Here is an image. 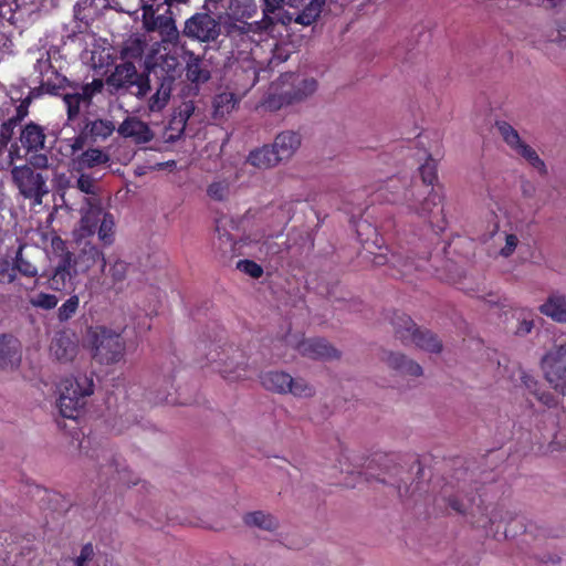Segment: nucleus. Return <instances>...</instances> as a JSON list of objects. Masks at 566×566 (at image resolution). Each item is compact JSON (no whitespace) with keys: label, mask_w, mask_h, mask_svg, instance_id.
Masks as SVG:
<instances>
[{"label":"nucleus","mask_w":566,"mask_h":566,"mask_svg":"<svg viewBox=\"0 0 566 566\" xmlns=\"http://www.w3.org/2000/svg\"><path fill=\"white\" fill-rule=\"evenodd\" d=\"M440 205V196L434 188L413 186L406 190L401 206L408 214L427 221Z\"/></svg>","instance_id":"9d476101"},{"label":"nucleus","mask_w":566,"mask_h":566,"mask_svg":"<svg viewBox=\"0 0 566 566\" xmlns=\"http://www.w3.org/2000/svg\"><path fill=\"white\" fill-rule=\"evenodd\" d=\"M30 167L33 169H48L50 167L49 158L44 154H36L30 157Z\"/></svg>","instance_id":"680f3d73"},{"label":"nucleus","mask_w":566,"mask_h":566,"mask_svg":"<svg viewBox=\"0 0 566 566\" xmlns=\"http://www.w3.org/2000/svg\"><path fill=\"white\" fill-rule=\"evenodd\" d=\"M164 43L176 44L179 40V31L175 18L170 19L161 30L158 31Z\"/></svg>","instance_id":"8fccbe9b"},{"label":"nucleus","mask_w":566,"mask_h":566,"mask_svg":"<svg viewBox=\"0 0 566 566\" xmlns=\"http://www.w3.org/2000/svg\"><path fill=\"white\" fill-rule=\"evenodd\" d=\"M95 553L92 544H86L82 547L80 555L75 558V566H88L93 560Z\"/></svg>","instance_id":"4d7b16f0"},{"label":"nucleus","mask_w":566,"mask_h":566,"mask_svg":"<svg viewBox=\"0 0 566 566\" xmlns=\"http://www.w3.org/2000/svg\"><path fill=\"white\" fill-rule=\"evenodd\" d=\"M90 344L93 357L99 364H116L125 355L126 345L122 333L105 326H96L91 329Z\"/></svg>","instance_id":"39448f33"},{"label":"nucleus","mask_w":566,"mask_h":566,"mask_svg":"<svg viewBox=\"0 0 566 566\" xmlns=\"http://www.w3.org/2000/svg\"><path fill=\"white\" fill-rule=\"evenodd\" d=\"M86 129L94 139L105 140L115 130V125L107 119H95L86 125Z\"/></svg>","instance_id":"ea45409f"},{"label":"nucleus","mask_w":566,"mask_h":566,"mask_svg":"<svg viewBox=\"0 0 566 566\" xmlns=\"http://www.w3.org/2000/svg\"><path fill=\"white\" fill-rule=\"evenodd\" d=\"M59 303L55 295L49 293H39L30 298V304L43 310H52Z\"/></svg>","instance_id":"49530a36"},{"label":"nucleus","mask_w":566,"mask_h":566,"mask_svg":"<svg viewBox=\"0 0 566 566\" xmlns=\"http://www.w3.org/2000/svg\"><path fill=\"white\" fill-rule=\"evenodd\" d=\"M237 268L253 279H259L263 274V269L256 262L251 260H240Z\"/></svg>","instance_id":"3c124183"},{"label":"nucleus","mask_w":566,"mask_h":566,"mask_svg":"<svg viewBox=\"0 0 566 566\" xmlns=\"http://www.w3.org/2000/svg\"><path fill=\"white\" fill-rule=\"evenodd\" d=\"M300 146V136L291 130L280 133L272 144L280 161L290 159Z\"/></svg>","instance_id":"b1692460"},{"label":"nucleus","mask_w":566,"mask_h":566,"mask_svg":"<svg viewBox=\"0 0 566 566\" xmlns=\"http://www.w3.org/2000/svg\"><path fill=\"white\" fill-rule=\"evenodd\" d=\"M172 85L169 84V80H161L159 86L156 92L151 95L148 101V109L151 113H158L163 111L171 96Z\"/></svg>","instance_id":"c9c22d12"},{"label":"nucleus","mask_w":566,"mask_h":566,"mask_svg":"<svg viewBox=\"0 0 566 566\" xmlns=\"http://www.w3.org/2000/svg\"><path fill=\"white\" fill-rule=\"evenodd\" d=\"M516 518V514L504 506L493 505L490 510L491 532L497 533L502 526H507Z\"/></svg>","instance_id":"e433bc0d"},{"label":"nucleus","mask_w":566,"mask_h":566,"mask_svg":"<svg viewBox=\"0 0 566 566\" xmlns=\"http://www.w3.org/2000/svg\"><path fill=\"white\" fill-rule=\"evenodd\" d=\"M472 497L469 496L465 491L461 488H454L453 485H444L437 501H441L450 506L458 514H469V510L472 504Z\"/></svg>","instance_id":"a211bd4d"},{"label":"nucleus","mask_w":566,"mask_h":566,"mask_svg":"<svg viewBox=\"0 0 566 566\" xmlns=\"http://www.w3.org/2000/svg\"><path fill=\"white\" fill-rule=\"evenodd\" d=\"M138 75L136 66L130 62H125L115 67L106 83L115 90L127 88L137 82Z\"/></svg>","instance_id":"4be33fe9"},{"label":"nucleus","mask_w":566,"mask_h":566,"mask_svg":"<svg viewBox=\"0 0 566 566\" xmlns=\"http://www.w3.org/2000/svg\"><path fill=\"white\" fill-rule=\"evenodd\" d=\"M555 42L562 48L566 49V19L560 23L558 28V34Z\"/></svg>","instance_id":"774afa93"},{"label":"nucleus","mask_w":566,"mask_h":566,"mask_svg":"<svg viewBox=\"0 0 566 566\" xmlns=\"http://www.w3.org/2000/svg\"><path fill=\"white\" fill-rule=\"evenodd\" d=\"M248 163L256 168L266 169L281 163L271 146H264L250 153Z\"/></svg>","instance_id":"72a5a7b5"},{"label":"nucleus","mask_w":566,"mask_h":566,"mask_svg":"<svg viewBox=\"0 0 566 566\" xmlns=\"http://www.w3.org/2000/svg\"><path fill=\"white\" fill-rule=\"evenodd\" d=\"M104 83L99 78L93 80L91 83L77 86L73 92L66 93L63 97L67 108L69 119H74L81 112L82 107H88L92 97L99 93Z\"/></svg>","instance_id":"2eb2a0df"},{"label":"nucleus","mask_w":566,"mask_h":566,"mask_svg":"<svg viewBox=\"0 0 566 566\" xmlns=\"http://www.w3.org/2000/svg\"><path fill=\"white\" fill-rule=\"evenodd\" d=\"M11 178L19 193L32 201V205L40 206L43 198L49 193L48 178L41 172H36L29 165L13 166L11 168Z\"/></svg>","instance_id":"1a4fd4ad"},{"label":"nucleus","mask_w":566,"mask_h":566,"mask_svg":"<svg viewBox=\"0 0 566 566\" xmlns=\"http://www.w3.org/2000/svg\"><path fill=\"white\" fill-rule=\"evenodd\" d=\"M51 355L62 363L72 361L77 354V345L67 333H59L50 345Z\"/></svg>","instance_id":"412c9836"},{"label":"nucleus","mask_w":566,"mask_h":566,"mask_svg":"<svg viewBox=\"0 0 566 566\" xmlns=\"http://www.w3.org/2000/svg\"><path fill=\"white\" fill-rule=\"evenodd\" d=\"M143 9V27L147 32L161 30L164 25L174 18L171 9L167 8L164 13L153 11L151 7H142Z\"/></svg>","instance_id":"7c9ffc66"},{"label":"nucleus","mask_w":566,"mask_h":566,"mask_svg":"<svg viewBox=\"0 0 566 566\" xmlns=\"http://www.w3.org/2000/svg\"><path fill=\"white\" fill-rule=\"evenodd\" d=\"M289 57L286 52H283V50L275 45L272 57L268 61V64L270 66H275L284 61H286Z\"/></svg>","instance_id":"338daca9"},{"label":"nucleus","mask_w":566,"mask_h":566,"mask_svg":"<svg viewBox=\"0 0 566 566\" xmlns=\"http://www.w3.org/2000/svg\"><path fill=\"white\" fill-rule=\"evenodd\" d=\"M207 195L214 201H224L230 195V182L228 179H216L207 187Z\"/></svg>","instance_id":"a19ab883"},{"label":"nucleus","mask_w":566,"mask_h":566,"mask_svg":"<svg viewBox=\"0 0 566 566\" xmlns=\"http://www.w3.org/2000/svg\"><path fill=\"white\" fill-rule=\"evenodd\" d=\"M263 2V19L253 23H233L229 25L228 33L230 39H243L249 34L254 35L261 32L270 31L274 25L273 18L270 14L274 13L279 9H281L285 2V0H262Z\"/></svg>","instance_id":"4468645a"},{"label":"nucleus","mask_w":566,"mask_h":566,"mask_svg":"<svg viewBox=\"0 0 566 566\" xmlns=\"http://www.w3.org/2000/svg\"><path fill=\"white\" fill-rule=\"evenodd\" d=\"M296 349L302 356L312 359H332L339 356L337 349L319 338L303 339L296 345Z\"/></svg>","instance_id":"f3484780"},{"label":"nucleus","mask_w":566,"mask_h":566,"mask_svg":"<svg viewBox=\"0 0 566 566\" xmlns=\"http://www.w3.org/2000/svg\"><path fill=\"white\" fill-rule=\"evenodd\" d=\"M15 268H10L8 263L0 264V282L12 283L15 280Z\"/></svg>","instance_id":"e2e57ef3"},{"label":"nucleus","mask_w":566,"mask_h":566,"mask_svg":"<svg viewBox=\"0 0 566 566\" xmlns=\"http://www.w3.org/2000/svg\"><path fill=\"white\" fill-rule=\"evenodd\" d=\"M7 147H0V170H6L12 167L15 158L19 157V149L17 146H11L8 154H6Z\"/></svg>","instance_id":"603ef678"},{"label":"nucleus","mask_w":566,"mask_h":566,"mask_svg":"<svg viewBox=\"0 0 566 566\" xmlns=\"http://www.w3.org/2000/svg\"><path fill=\"white\" fill-rule=\"evenodd\" d=\"M261 385L269 391L286 395L289 390V381H291V375L285 371L271 370L261 374Z\"/></svg>","instance_id":"cd10ccee"},{"label":"nucleus","mask_w":566,"mask_h":566,"mask_svg":"<svg viewBox=\"0 0 566 566\" xmlns=\"http://www.w3.org/2000/svg\"><path fill=\"white\" fill-rule=\"evenodd\" d=\"M134 85L137 86V92L135 93L137 98H144L150 91L149 80L143 75L137 76V82Z\"/></svg>","instance_id":"052dcab7"},{"label":"nucleus","mask_w":566,"mask_h":566,"mask_svg":"<svg viewBox=\"0 0 566 566\" xmlns=\"http://www.w3.org/2000/svg\"><path fill=\"white\" fill-rule=\"evenodd\" d=\"M273 213H275L276 223L280 227V230L275 235L253 233L241 240L242 247H247L249 249L248 253L254 255L259 260L273 258L283 251L282 244L277 243L274 239L282 233L283 228L291 220L293 214V205L289 201L281 202L277 205L276 210L273 211Z\"/></svg>","instance_id":"7ed1b4c3"},{"label":"nucleus","mask_w":566,"mask_h":566,"mask_svg":"<svg viewBox=\"0 0 566 566\" xmlns=\"http://www.w3.org/2000/svg\"><path fill=\"white\" fill-rule=\"evenodd\" d=\"M495 127L504 143L516 156L521 157L539 174H546V166L536 150L521 138L518 132L512 125L506 122H497Z\"/></svg>","instance_id":"f8f14e48"},{"label":"nucleus","mask_w":566,"mask_h":566,"mask_svg":"<svg viewBox=\"0 0 566 566\" xmlns=\"http://www.w3.org/2000/svg\"><path fill=\"white\" fill-rule=\"evenodd\" d=\"M243 521L249 526L273 532L279 527V521L270 513L262 511L251 512L244 515Z\"/></svg>","instance_id":"f704fd0d"},{"label":"nucleus","mask_w":566,"mask_h":566,"mask_svg":"<svg viewBox=\"0 0 566 566\" xmlns=\"http://www.w3.org/2000/svg\"><path fill=\"white\" fill-rule=\"evenodd\" d=\"M186 75L193 83H205L210 78V72L203 67L202 60L191 51L185 52Z\"/></svg>","instance_id":"c756f323"},{"label":"nucleus","mask_w":566,"mask_h":566,"mask_svg":"<svg viewBox=\"0 0 566 566\" xmlns=\"http://www.w3.org/2000/svg\"><path fill=\"white\" fill-rule=\"evenodd\" d=\"M491 506H478L476 510L469 512L470 523L475 527L491 531L490 518Z\"/></svg>","instance_id":"37998d69"},{"label":"nucleus","mask_w":566,"mask_h":566,"mask_svg":"<svg viewBox=\"0 0 566 566\" xmlns=\"http://www.w3.org/2000/svg\"><path fill=\"white\" fill-rule=\"evenodd\" d=\"M93 394V381L87 376L66 378L60 385L59 409L64 418L74 419Z\"/></svg>","instance_id":"0eeeda50"},{"label":"nucleus","mask_w":566,"mask_h":566,"mask_svg":"<svg viewBox=\"0 0 566 566\" xmlns=\"http://www.w3.org/2000/svg\"><path fill=\"white\" fill-rule=\"evenodd\" d=\"M395 335L403 345H415L417 348L438 354L442 350L441 340L430 331L420 329L406 314H395L392 318Z\"/></svg>","instance_id":"423d86ee"},{"label":"nucleus","mask_w":566,"mask_h":566,"mask_svg":"<svg viewBox=\"0 0 566 566\" xmlns=\"http://www.w3.org/2000/svg\"><path fill=\"white\" fill-rule=\"evenodd\" d=\"M420 175L423 181L421 187L433 188V182L437 179V165L430 159L420 167Z\"/></svg>","instance_id":"09e8293b"},{"label":"nucleus","mask_w":566,"mask_h":566,"mask_svg":"<svg viewBox=\"0 0 566 566\" xmlns=\"http://www.w3.org/2000/svg\"><path fill=\"white\" fill-rule=\"evenodd\" d=\"M193 111H195V106L191 102L184 104V107L180 109L178 116H175L171 119V128H177L178 134L177 135H174V134L168 135V137H167L168 142H175L178 138H180V136L184 134L187 120L190 118Z\"/></svg>","instance_id":"58836bf2"},{"label":"nucleus","mask_w":566,"mask_h":566,"mask_svg":"<svg viewBox=\"0 0 566 566\" xmlns=\"http://www.w3.org/2000/svg\"><path fill=\"white\" fill-rule=\"evenodd\" d=\"M147 46L146 36L134 33L124 41L120 50L122 57L127 60L142 59L146 53Z\"/></svg>","instance_id":"2f4dec72"},{"label":"nucleus","mask_w":566,"mask_h":566,"mask_svg":"<svg viewBox=\"0 0 566 566\" xmlns=\"http://www.w3.org/2000/svg\"><path fill=\"white\" fill-rule=\"evenodd\" d=\"M109 155L99 148H88L72 158V166L76 171L92 169L109 161Z\"/></svg>","instance_id":"393cba45"},{"label":"nucleus","mask_w":566,"mask_h":566,"mask_svg":"<svg viewBox=\"0 0 566 566\" xmlns=\"http://www.w3.org/2000/svg\"><path fill=\"white\" fill-rule=\"evenodd\" d=\"M21 360L19 342L9 335H0V368L11 369Z\"/></svg>","instance_id":"5701e85b"},{"label":"nucleus","mask_w":566,"mask_h":566,"mask_svg":"<svg viewBox=\"0 0 566 566\" xmlns=\"http://www.w3.org/2000/svg\"><path fill=\"white\" fill-rule=\"evenodd\" d=\"M20 142L28 150H39L43 148L45 142L43 128L34 123H29L20 134Z\"/></svg>","instance_id":"473e14b6"},{"label":"nucleus","mask_w":566,"mask_h":566,"mask_svg":"<svg viewBox=\"0 0 566 566\" xmlns=\"http://www.w3.org/2000/svg\"><path fill=\"white\" fill-rule=\"evenodd\" d=\"M117 133L125 138H132L136 144H146L154 138V133L148 124L132 116H128L118 126Z\"/></svg>","instance_id":"6ab92c4d"},{"label":"nucleus","mask_w":566,"mask_h":566,"mask_svg":"<svg viewBox=\"0 0 566 566\" xmlns=\"http://www.w3.org/2000/svg\"><path fill=\"white\" fill-rule=\"evenodd\" d=\"M17 126V120H6L0 126V147H7L10 143L14 127Z\"/></svg>","instance_id":"5fc2aeb1"},{"label":"nucleus","mask_w":566,"mask_h":566,"mask_svg":"<svg viewBox=\"0 0 566 566\" xmlns=\"http://www.w3.org/2000/svg\"><path fill=\"white\" fill-rule=\"evenodd\" d=\"M76 188L85 193L88 195V198H97V186L95 179L86 174H81L80 177L76 180Z\"/></svg>","instance_id":"c03bdc74"},{"label":"nucleus","mask_w":566,"mask_h":566,"mask_svg":"<svg viewBox=\"0 0 566 566\" xmlns=\"http://www.w3.org/2000/svg\"><path fill=\"white\" fill-rule=\"evenodd\" d=\"M541 367L549 387L566 397V334L555 336L541 359Z\"/></svg>","instance_id":"20e7f679"},{"label":"nucleus","mask_w":566,"mask_h":566,"mask_svg":"<svg viewBox=\"0 0 566 566\" xmlns=\"http://www.w3.org/2000/svg\"><path fill=\"white\" fill-rule=\"evenodd\" d=\"M73 253L65 252L57 265L55 266L52 275L49 279V286L54 291H67L73 286L75 272H72Z\"/></svg>","instance_id":"dca6fc26"},{"label":"nucleus","mask_w":566,"mask_h":566,"mask_svg":"<svg viewBox=\"0 0 566 566\" xmlns=\"http://www.w3.org/2000/svg\"><path fill=\"white\" fill-rule=\"evenodd\" d=\"M128 272V264L125 261L116 260L109 268V274L115 282L123 281Z\"/></svg>","instance_id":"6e6d98bb"},{"label":"nucleus","mask_w":566,"mask_h":566,"mask_svg":"<svg viewBox=\"0 0 566 566\" xmlns=\"http://www.w3.org/2000/svg\"><path fill=\"white\" fill-rule=\"evenodd\" d=\"M381 360L391 369L412 377H419L422 375V367L409 359L407 356L395 352H384Z\"/></svg>","instance_id":"aec40b11"},{"label":"nucleus","mask_w":566,"mask_h":566,"mask_svg":"<svg viewBox=\"0 0 566 566\" xmlns=\"http://www.w3.org/2000/svg\"><path fill=\"white\" fill-rule=\"evenodd\" d=\"M231 40L234 42L230 62L231 88L244 96L258 82V72L264 64V61L259 60L261 46L251 34Z\"/></svg>","instance_id":"f257e3e1"},{"label":"nucleus","mask_w":566,"mask_h":566,"mask_svg":"<svg viewBox=\"0 0 566 566\" xmlns=\"http://www.w3.org/2000/svg\"><path fill=\"white\" fill-rule=\"evenodd\" d=\"M86 144V138L82 135L75 136L73 138L67 139V145L71 149V159L76 157V153L83 150Z\"/></svg>","instance_id":"bf43d9fd"},{"label":"nucleus","mask_w":566,"mask_h":566,"mask_svg":"<svg viewBox=\"0 0 566 566\" xmlns=\"http://www.w3.org/2000/svg\"><path fill=\"white\" fill-rule=\"evenodd\" d=\"M154 52L155 50L151 49L149 53L145 56V65L147 69L151 67H158L161 70L165 75L161 77V80H169V84H174L175 80L179 76V61L174 55H165L161 56V62L157 64L154 61Z\"/></svg>","instance_id":"a878e982"},{"label":"nucleus","mask_w":566,"mask_h":566,"mask_svg":"<svg viewBox=\"0 0 566 566\" xmlns=\"http://www.w3.org/2000/svg\"><path fill=\"white\" fill-rule=\"evenodd\" d=\"M185 36L199 42H213L221 34L220 22L209 13H196L185 21Z\"/></svg>","instance_id":"ddd939ff"},{"label":"nucleus","mask_w":566,"mask_h":566,"mask_svg":"<svg viewBox=\"0 0 566 566\" xmlns=\"http://www.w3.org/2000/svg\"><path fill=\"white\" fill-rule=\"evenodd\" d=\"M14 268L17 271H19L24 276L33 277V276H36V274H38L36 266L23 256L21 248L19 249V251L17 253L15 261H14Z\"/></svg>","instance_id":"a18cd8bd"},{"label":"nucleus","mask_w":566,"mask_h":566,"mask_svg":"<svg viewBox=\"0 0 566 566\" xmlns=\"http://www.w3.org/2000/svg\"><path fill=\"white\" fill-rule=\"evenodd\" d=\"M31 103V98L27 97L24 98L21 104L15 108V115L9 120H17V124L21 122L27 115H28V108Z\"/></svg>","instance_id":"0e129e2a"},{"label":"nucleus","mask_w":566,"mask_h":566,"mask_svg":"<svg viewBox=\"0 0 566 566\" xmlns=\"http://www.w3.org/2000/svg\"><path fill=\"white\" fill-rule=\"evenodd\" d=\"M242 96L237 91L218 94L213 99V116L224 118L230 115L237 108Z\"/></svg>","instance_id":"c85d7f7f"},{"label":"nucleus","mask_w":566,"mask_h":566,"mask_svg":"<svg viewBox=\"0 0 566 566\" xmlns=\"http://www.w3.org/2000/svg\"><path fill=\"white\" fill-rule=\"evenodd\" d=\"M218 373L228 381L245 380L251 375L245 353L234 346H227L216 350L210 358Z\"/></svg>","instance_id":"6e6552de"},{"label":"nucleus","mask_w":566,"mask_h":566,"mask_svg":"<svg viewBox=\"0 0 566 566\" xmlns=\"http://www.w3.org/2000/svg\"><path fill=\"white\" fill-rule=\"evenodd\" d=\"M317 88V82L314 78H305L303 80L295 92V97L297 99L305 98L312 95Z\"/></svg>","instance_id":"864d4df0"},{"label":"nucleus","mask_w":566,"mask_h":566,"mask_svg":"<svg viewBox=\"0 0 566 566\" xmlns=\"http://www.w3.org/2000/svg\"><path fill=\"white\" fill-rule=\"evenodd\" d=\"M390 264L398 269L402 275H410L413 273V271L420 270L422 268V265L416 263L412 258L401 254H391Z\"/></svg>","instance_id":"79ce46f5"},{"label":"nucleus","mask_w":566,"mask_h":566,"mask_svg":"<svg viewBox=\"0 0 566 566\" xmlns=\"http://www.w3.org/2000/svg\"><path fill=\"white\" fill-rule=\"evenodd\" d=\"M289 390H286V395L290 394L298 399H308L315 396V387L310 384L307 380L296 377L293 378L291 376V381H289Z\"/></svg>","instance_id":"4c0bfd02"},{"label":"nucleus","mask_w":566,"mask_h":566,"mask_svg":"<svg viewBox=\"0 0 566 566\" xmlns=\"http://www.w3.org/2000/svg\"><path fill=\"white\" fill-rule=\"evenodd\" d=\"M325 2L326 0H311L304 10L317 19L322 12L323 7L325 6Z\"/></svg>","instance_id":"69168bd1"},{"label":"nucleus","mask_w":566,"mask_h":566,"mask_svg":"<svg viewBox=\"0 0 566 566\" xmlns=\"http://www.w3.org/2000/svg\"><path fill=\"white\" fill-rule=\"evenodd\" d=\"M538 310L555 322L566 323V295L551 294Z\"/></svg>","instance_id":"bb28decb"},{"label":"nucleus","mask_w":566,"mask_h":566,"mask_svg":"<svg viewBox=\"0 0 566 566\" xmlns=\"http://www.w3.org/2000/svg\"><path fill=\"white\" fill-rule=\"evenodd\" d=\"M72 240L76 250V262L82 264L85 270H90L96 264L101 265L102 272L106 269V259L104 252L93 243L92 230L84 227H75L72 231Z\"/></svg>","instance_id":"9b49d317"},{"label":"nucleus","mask_w":566,"mask_h":566,"mask_svg":"<svg viewBox=\"0 0 566 566\" xmlns=\"http://www.w3.org/2000/svg\"><path fill=\"white\" fill-rule=\"evenodd\" d=\"M78 303H80V300H78L77 295H73L69 300H66L59 307V311H57L59 319L61 322H65V321L70 319L75 314V312L78 307Z\"/></svg>","instance_id":"de8ad7c7"},{"label":"nucleus","mask_w":566,"mask_h":566,"mask_svg":"<svg viewBox=\"0 0 566 566\" xmlns=\"http://www.w3.org/2000/svg\"><path fill=\"white\" fill-rule=\"evenodd\" d=\"M81 218L76 227L86 226L92 238L97 234L102 245L111 247L115 242L116 223L114 216L102 207L99 198H85L80 209Z\"/></svg>","instance_id":"f03ea898"},{"label":"nucleus","mask_w":566,"mask_h":566,"mask_svg":"<svg viewBox=\"0 0 566 566\" xmlns=\"http://www.w3.org/2000/svg\"><path fill=\"white\" fill-rule=\"evenodd\" d=\"M518 242H520V240H518L517 235H515L513 233H506L505 234V243H504V247L501 248V250H500V255H502L504 258L511 256L514 253Z\"/></svg>","instance_id":"13d9d810"}]
</instances>
